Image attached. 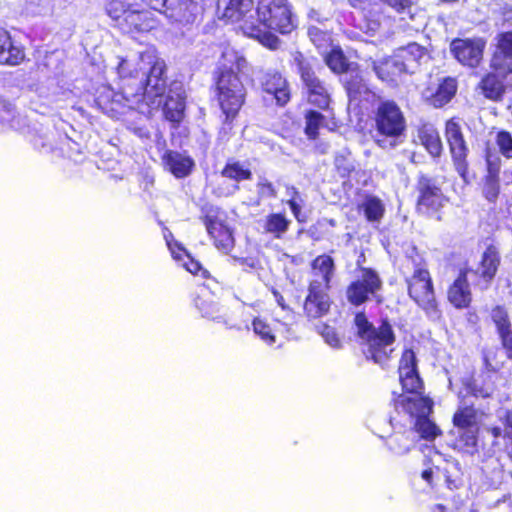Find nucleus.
I'll use <instances>...</instances> for the list:
<instances>
[{"mask_svg": "<svg viewBox=\"0 0 512 512\" xmlns=\"http://www.w3.org/2000/svg\"><path fill=\"white\" fill-rule=\"evenodd\" d=\"M314 279L310 284H321V287L330 289L331 280L334 276L335 265L331 256L323 254L316 257L312 264Z\"/></svg>", "mask_w": 512, "mask_h": 512, "instance_id": "c756f323", "label": "nucleus"}, {"mask_svg": "<svg viewBox=\"0 0 512 512\" xmlns=\"http://www.w3.org/2000/svg\"><path fill=\"white\" fill-rule=\"evenodd\" d=\"M418 139L431 156H440L443 146L439 133L433 125H422L418 129Z\"/></svg>", "mask_w": 512, "mask_h": 512, "instance_id": "c9c22d12", "label": "nucleus"}, {"mask_svg": "<svg viewBox=\"0 0 512 512\" xmlns=\"http://www.w3.org/2000/svg\"><path fill=\"white\" fill-rule=\"evenodd\" d=\"M0 124L15 130L23 127V119L17 114L15 107L0 97Z\"/></svg>", "mask_w": 512, "mask_h": 512, "instance_id": "a19ab883", "label": "nucleus"}, {"mask_svg": "<svg viewBox=\"0 0 512 512\" xmlns=\"http://www.w3.org/2000/svg\"><path fill=\"white\" fill-rule=\"evenodd\" d=\"M202 13V7L194 0H170L163 15L174 25L186 27L194 24Z\"/></svg>", "mask_w": 512, "mask_h": 512, "instance_id": "4468645a", "label": "nucleus"}, {"mask_svg": "<svg viewBox=\"0 0 512 512\" xmlns=\"http://www.w3.org/2000/svg\"><path fill=\"white\" fill-rule=\"evenodd\" d=\"M335 165L338 170L342 173V175L348 174L353 170V165L351 163L346 162V160L342 156H337L335 158Z\"/></svg>", "mask_w": 512, "mask_h": 512, "instance_id": "bf43d9fd", "label": "nucleus"}, {"mask_svg": "<svg viewBox=\"0 0 512 512\" xmlns=\"http://www.w3.org/2000/svg\"><path fill=\"white\" fill-rule=\"evenodd\" d=\"M163 163L176 178H184L190 174L194 161L179 152L168 151L163 156Z\"/></svg>", "mask_w": 512, "mask_h": 512, "instance_id": "2f4dec72", "label": "nucleus"}, {"mask_svg": "<svg viewBox=\"0 0 512 512\" xmlns=\"http://www.w3.org/2000/svg\"><path fill=\"white\" fill-rule=\"evenodd\" d=\"M24 57L23 48L12 40L7 30L0 27V64L19 65Z\"/></svg>", "mask_w": 512, "mask_h": 512, "instance_id": "a878e982", "label": "nucleus"}, {"mask_svg": "<svg viewBox=\"0 0 512 512\" xmlns=\"http://www.w3.org/2000/svg\"><path fill=\"white\" fill-rule=\"evenodd\" d=\"M491 318L497 327L498 334L503 347L507 351L508 358L512 359V330L507 311L501 306H496L492 309Z\"/></svg>", "mask_w": 512, "mask_h": 512, "instance_id": "7c9ffc66", "label": "nucleus"}, {"mask_svg": "<svg viewBox=\"0 0 512 512\" xmlns=\"http://www.w3.org/2000/svg\"><path fill=\"white\" fill-rule=\"evenodd\" d=\"M236 261L239 262L240 265H242L243 267H247V268H250V269H254L255 268V262L251 259H247V258H235Z\"/></svg>", "mask_w": 512, "mask_h": 512, "instance_id": "e2e57ef3", "label": "nucleus"}, {"mask_svg": "<svg viewBox=\"0 0 512 512\" xmlns=\"http://www.w3.org/2000/svg\"><path fill=\"white\" fill-rule=\"evenodd\" d=\"M296 26L297 19L287 0H258L254 13L245 19L242 31L263 46L276 49L279 38L272 31L289 34Z\"/></svg>", "mask_w": 512, "mask_h": 512, "instance_id": "f03ea898", "label": "nucleus"}, {"mask_svg": "<svg viewBox=\"0 0 512 512\" xmlns=\"http://www.w3.org/2000/svg\"><path fill=\"white\" fill-rule=\"evenodd\" d=\"M490 60V68L512 73V32L499 33Z\"/></svg>", "mask_w": 512, "mask_h": 512, "instance_id": "6ab92c4d", "label": "nucleus"}, {"mask_svg": "<svg viewBox=\"0 0 512 512\" xmlns=\"http://www.w3.org/2000/svg\"><path fill=\"white\" fill-rule=\"evenodd\" d=\"M455 470V475H453L452 471L447 469L446 483L449 489H458L463 485V479L461 476L460 468L458 463H453L450 467Z\"/></svg>", "mask_w": 512, "mask_h": 512, "instance_id": "6e6d98bb", "label": "nucleus"}, {"mask_svg": "<svg viewBox=\"0 0 512 512\" xmlns=\"http://www.w3.org/2000/svg\"><path fill=\"white\" fill-rule=\"evenodd\" d=\"M354 324L366 357L377 364H383L394 351L395 335L391 325L384 321L375 328L362 312L355 315Z\"/></svg>", "mask_w": 512, "mask_h": 512, "instance_id": "7ed1b4c3", "label": "nucleus"}, {"mask_svg": "<svg viewBox=\"0 0 512 512\" xmlns=\"http://www.w3.org/2000/svg\"><path fill=\"white\" fill-rule=\"evenodd\" d=\"M418 189L420 193L417 203L419 212L433 214L443 207L446 199L441 189L430 179L422 177L419 180Z\"/></svg>", "mask_w": 512, "mask_h": 512, "instance_id": "2eb2a0df", "label": "nucleus"}, {"mask_svg": "<svg viewBox=\"0 0 512 512\" xmlns=\"http://www.w3.org/2000/svg\"><path fill=\"white\" fill-rule=\"evenodd\" d=\"M308 36L321 54H326L334 46L331 34L316 26L308 28Z\"/></svg>", "mask_w": 512, "mask_h": 512, "instance_id": "37998d69", "label": "nucleus"}, {"mask_svg": "<svg viewBox=\"0 0 512 512\" xmlns=\"http://www.w3.org/2000/svg\"><path fill=\"white\" fill-rule=\"evenodd\" d=\"M479 429L452 430L453 448L459 452L474 455L478 452Z\"/></svg>", "mask_w": 512, "mask_h": 512, "instance_id": "72a5a7b5", "label": "nucleus"}, {"mask_svg": "<svg viewBox=\"0 0 512 512\" xmlns=\"http://www.w3.org/2000/svg\"><path fill=\"white\" fill-rule=\"evenodd\" d=\"M263 91L272 96L276 103L284 106L290 100V90L286 79L276 71L265 72L261 79Z\"/></svg>", "mask_w": 512, "mask_h": 512, "instance_id": "aec40b11", "label": "nucleus"}, {"mask_svg": "<svg viewBox=\"0 0 512 512\" xmlns=\"http://www.w3.org/2000/svg\"><path fill=\"white\" fill-rule=\"evenodd\" d=\"M499 263L498 251L490 246L483 253L479 267L476 270L467 269L466 271L470 276L478 277V280L474 283L475 286L481 290H486L496 274Z\"/></svg>", "mask_w": 512, "mask_h": 512, "instance_id": "dca6fc26", "label": "nucleus"}, {"mask_svg": "<svg viewBox=\"0 0 512 512\" xmlns=\"http://www.w3.org/2000/svg\"><path fill=\"white\" fill-rule=\"evenodd\" d=\"M433 403L427 397H401L397 402L398 414L403 413L409 429L417 432L421 438L433 440L440 434V429L428 416Z\"/></svg>", "mask_w": 512, "mask_h": 512, "instance_id": "39448f33", "label": "nucleus"}, {"mask_svg": "<svg viewBox=\"0 0 512 512\" xmlns=\"http://www.w3.org/2000/svg\"><path fill=\"white\" fill-rule=\"evenodd\" d=\"M327 288L321 284H309L308 295L304 302V311L307 317L312 319L326 315L330 309V297Z\"/></svg>", "mask_w": 512, "mask_h": 512, "instance_id": "a211bd4d", "label": "nucleus"}, {"mask_svg": "<svg viewBox=\"0 0 512 512\" xmlns=\"http://www.w3.org/2000/svg\"><path fill=\"white\" fill-rule=\"evenodd\" d=\"M293 61L297 66L301 80L307 90L309 103L320 109L329 106L330 95L326 85L315 75L311 64L300 52L293 55Z\"/></svg>", "mask_w": 512, "mask_h": 512, "instance_id": "0eeeda50", "label": "nucleus"}, {"mask_svg": "<svg viewBox=\"0 0 512 512\" xmlns=\"http://www.w3.org/2000/svg\"><path fill=\"white\" fill-rule=\"evenodd\" d=\"M131 7L132 4L128 3L127 0H108L106 12L112 20L119 23L123 20Z\"/></svg>", "mask_w": 512, "mask_h": 512, "instance_id": "09e8293b", "label": "nucleus"}, {"mask_svg": "<svg viewBox=\"0 0 512 512\" xmlns=\"http://www.w3.org/2000/svg\"><path fill=\"white\" fill-rule=\"evenodd\" d=\"M185 111V91L182 84L174 83L170 86L163 113L169 122L178 124L182 121Z\"/></svg>", "mask_w": 512, "mask_h": 512, "instance_id": "4be33fe9", "label": "nucleus"}, {"mask_svg": "<svg viewBox=\"0 0 512 512\" xmlns=\"http://www.w3.org/2000/svg\"><path fill=\"white\" fill-rule=\"evenodd\" d=\"M453 430L479 429L477 412L473 407L459 408L453 416Z\"/></svg>", "mask_w": 512, "mask_h": 512, "instance_id": "ea45409f", "label": "nucleus"}, {"mask_svg": "<svg viewBox=\"0 0 512 512\" xmlns=\"http://www.w3.org/2000/svg\"><path fill=\"white\" fill-rule=\"evenodd\" d=\"M374 71L382 81L391 84L396 83L397 77L404 73L394 55L374 63Z\"/></svg>", "mask_w": 512, "mask_h": 512, "instance_id": "4c0bfd02", "label": "nucleus"}, {"mask_svg": "<svg viewBox=\"0 0 512 512\" xmlns=\"http://www.w3.org/2000/svg\"><path fill=\"white\" fill-rule=\"evenodd\" d=\"M182 255H184L186 257V261L184 262L183 266L185 267V269L190 272L191 274H194V275H197L199 272H202V275L205 276V274L207 273L206 270H203L202 269V266L201 264L194 260L193 258L190 257V255L185 251V252H180V256L182 257Z\"/></svg>", "mask_w": 512, "mask_h": 512, "instance_id": "13d9d810", "label": "nucleus"}, {"mask_svg": "<svg viewBox=\"0 0 512 512\" xmlns=\"http://www.w3.org/2000/svg\"><path fill=\"white\" fill-rule=\"evenodd\" d=\"M146 5H148L151 9L163 13V10L166 9L168 2L170 0H142Z\"/></svg>", "mask_w": 512, "mask_h": 512, "instance_id": "052dcab7", "label": "nucleus"}, {"mask_svg": "<svg viewBox=\"0 0 512 512\" xmlns=\"http://www.w3.org/2000/svg\"><path fill=\"white\" fill-rule=\"evenodd\" d=\"M308 16L311 20L316 21V22H322L323 20L327 19L326 17H321L319 12L314 9H311L309 11Z\"/></svg>", "mask_w": 512, "mask_h": 512, "instance_id": "69168bd1", "label": "nucleus"}, {"mask_svg": "<svg viewBox=\"0 0 512 512\" xmlns=\"http://www.w3.org/2000/svg\"><path fill=\"white\" fill-rule=\"evenodd\" d=\"M202 220L217 250L223 254H229L234 248L235 239L223 215L216 210H210Z\"/></svg>", "mask_w": 512, "mask_h": 512, "instance_id": "9b49d317", "label": "nucleus"}, {"mask_svg": "<svg viewBox=\"0 0 512 512\" xmlns=\"http://www.w3.org/2000/svg\"><path fill=\"white\" fill-rule=\"evenodd\" d=\"M254 333L267 345H273L276 342V333L278 327H272L269 322L262 318H255L252 322Z\"/></svg>", "mask_w": 512, "mask_h": 512, "instance_id": "c03bdc74", "label": "nucleus"}, {"mask_svg": "<svg viewBox=\"0 0 512 512\" xmlns=\"http://www.w3.org/2000/svg\"><path fill=\"white\" fill-rule=\"evenodd\" d=\"M433 477V471L431 469H426L422 472V478L427 482L431 483Z\"/></svg>", "mask_w": 512, "mask_h": 512, "instance_id": "774afa93", "label": "nucleus"}, {"mask_svg": "<svg viewBox=\"0 0 512 512\" xmlns=\"http://www.w3.org/2000/svg\"><path fill=\"white\" fill-rule=\"evenodd\" d=\"M361 207L367 220L370 222L379 221L385 211L382 201L373 196L367 197Z\"/></svg>", "mask_w": 512, "mask_h": 512, "instance_id": "49530a36", "label": "nucleus"}, {"mask_svg": "<svg viewBox=\"0 0 512 512\" xmlns=\"http://www.w3.org/2000/svg\"><path fill=\"white\" fill-rule=\"evenodd\" d=\"M323 122V115L317 111H309L306 114V134L314 139L318 135V130Z\"/></svg>", "mask_w": 512, "mask_h": 512, "instance_id": "3c124183", "label": "nucleus"}, {"mask_svg": "<svg viewBox=\"0 0 512 512\" xmlns=\"http://www.w3.org/2000/svg\"><path fill=\"white\" fill-rule=\"evenodd\" d=\"M382 288V280L378 273L371 268L361 267L359 275L346 288L347 301L359 306L369 300L377 298Z\"/></svg>", "mask_w": 512, "mask_h": 512, "instance_id": "6e6552de", "label": "nucleus"}, {"mask_svg": "<svg viewBox=\"0 0 512 512\" xmlns=\"http://www.w3.org/2000/svg\"><path fill=\"white\" fill-rule=\"evenodd\" d=\"M399 379L402 389L405 393L395 399V409L397 410L398 400L405 397H424L422 395L423 383L417 371L416 356L412 350H405L399 363Z\"/></svg>", "mask_w": 512, "mask_h": 512, "instance_id": "9d476101", "label": "nucleus"}, {"mask_svg": "<svg viewBox=\"0 0 512 512\" xmlns=\"http://www.w3.org/2000/svg\"><path fill=\"white\" fill-rule=\"evenodd\" d=\"M218 99L226 121L233 119L245 99V88L236 74H224L217 80Z\"/></svg>", "mask_w": 512, "mask_h": 512, "instance_id": "423d86ee", "label": "nucleus"}, {"mask_svg": "<svg viewBox=\"0 0 512 512\" xmlns=\"http://www.w3.org/2000/svg\"><path fill=\"white\" fill-rule=\"evenodd\" d=\"M505 436L512 439V410L507 411L505 413V429H504Z\"/></svg>", "mask_w": 512, "mask_h": 512, "instance_id": "680f3d73", "label": "nucleus"}, {"mask_svg": "<svg viewBox=\"0 0 512 512\" xmlns=\"http://www.w3.org/2000/svg\"><path fill=\"white\" fill-rule=\"evenodd\" d=\"M465 387L468 393L481 398L490 397L495 390L491 373L483 374L480 378L465 383Z\"/></svg>", "mask_w": 512, "mask_h": 512, "instance_id": "58836bf2", "label": "nucleus"}, {"mask_svg": "<svg viewBox=\"0 0 512 512\" xmlns=\"http://www.w3.org/2000/svg\"><path fill=\"white\" fill-rule=\"evenodd\" d=\"M118 25L125 33L144 32L155 27V20L150 17V12L140 11L132 5Z\"/></svg>", "mask_w": 512, "mask_h": 512, "instance_id": "b1692460", "label": "nucleus"}, {"mask_svg": "<svg viewBox=\"0 0 512 512\" xmlns=\"http://www.w3.org/2000/svg\"><path fill=\"white\" fill-rule=\"evenodd\" d=\"M485 47L483 38H457L450 43V52L461 65L476 68L483 59Z\"/></svg>", "mask_w": 512, "mask_h": 512, "instance_id": "ddd939ff", "label": "nucleus"}, {"mask_svg": "<svg viewBox=\"0 0 512 512\" xmlns=\"http://www.w3.org/2000/svg\"><path fill=\"white\" fill-rule=\"evenodd\" d=\"M253 13V0H217L219 18L230 22H241V29L245 19H249V16Z\"/></svg>", "mask_w": 512, "mask_h": 512, "instance_id": "f3484780", "label": "nucleus"}, {"mask_svg": "<svg viewBox=\"0 0 512 512\" xmlns=\"http://www.w3.org/2000/svg\"><path fill=\"white\" fill-rule=\"evenodd\" d=\"M445 136L449 145L452 160L458 174L465 179L468 171L467 156L469 149L464 140L461 127L455 119L446 122Z\"/></svg>", "mask_w": 512, "mask_h": 512, "instance_id": "f8f14e48", "label": "nucleus"}, {"mask_svg": "<svg viewBox=\"0 0 512 512\" xmlns=\"http://www.w3.org/2000/svg\"><path fill=\"white\" fill-rule=\"evenodd\" d=\"M194 304L203 317L217 321L222 318V307L219 300L208 288H199Z\"/></svg>", "mask_w": 512, "mask_h": 512, "instance_id": "393cba45", "label": "nucleus"}, {"mask_svg": "<svg viewBox=\"0 0 512 512\" xmlns=\"http://www.w3.org/2000/svg\"><path fill=\"white\" fill-rule=\"evenodd\" d=\"M347 91H348L350 98L356 99V94L358 93L359 89L358 88L356 89L354 84L349 82V83H347Z\"/></svg>", "mask_w": 512, "mask_h": 512, "instance_id": "338daca9", "label": "nucleus"}, {"mask_svg": "<svg viewBox=\"0 0 512 512\" xmlns=\"http://www.w3.org/2000/svg\"><path fill=\"white\" fill-rule=\"evenodd\" d=\"M324 56L325 63L334 73H343L348 70L349 63L339 46H333Z\"/></svg>", "mask_w": 512, "mask_h": 512, "instance_id": "79ce46f5", "label": "nucleus"}, {"mask_svg": "<svg viewBox=\"0 0 512 512\" xmlns=\"http://www.w3.org/2000/svg\"><path fill=\"white\" fill-rule=\"evenodd\" d=\"M354 8L365 9L366 5L370 3L368 0H347Z\"/></svg>", "mask_w": 512, "mask_h": 512, "instance_id": "0e129e2a", "label": "nucleus"}, {"mask_svg": "<svg viewBox=\"0 0 512 512\" xmlns=\"http://www.w3.org/2000/svg\"><path fill=\"white\" fill-rule=\"evenodd\" d=\"M457 91L455 78L446 77L438 84L436 89L427 88L423 92L424 99L433 107L441 108L451 101Z\"/></svg>", "mask_w": 512, "mask_h": 512, "instance_id": "5701e85b", "label": "nucleus"}, {"mask_svg": "<svg viewBox=\"0 0 512 512\" xmlns=\"http://www.w3.org/2000/svg\"><path fill=\"white\" fill-rule=\"evenodd\" d=\"M468 276L466 270L461 272L448 290L449 302L458 309L468 307L472 300Z\"/></svg>", "mask_w": 512, "mask_h": 512, "instance_id": "c85d7f7f", "label": "nucleus"}, {"mask_svg": "<svg viewBox=\"0 0 512 512\" xmlns=\"http://www.w3.org/2000/svg\"><path fill=\"white\" fill-rule=\"evenodd\" d=\"M415 435L412 429L404 432H395L386 442L388 449L398 456H403L411 451L415 446Z\"/></svg>", "mask_w": 512, "mask_h": 512, "instance_id": "f704fd0d", "label": "nucleus"}, {"mask_svg": "<svg viewBox=\"0 0 512 512\" xmlns=\"http://www.w3.org/2000/svg\"><path fill=\"white\" fill-rule=\"evenodd\" d=\"M163 237L173 258L176 260H181L180 252H185V249L179 242L174 239L172 232L166 227L163 229Z\"/></svg>", "mask_w": 512, "mask_h": 512, "instance_id": "864d4df0", "label": "nucleus"}, {"mask_svg": "<svg viewBox=\"0 0 512 512\" xmlns=\"http://www.w3.org/2000/svg\"><path fill=\"white\" fill-rule=\"evenodd\" d=\"M512 73L491 69L489 73L483 76L478 87L485 98L492 101L502 99L506 87L507 79Z\"/></svg>", "mask_w": 512, "mask_h": 512, "instance_id": "412c9836", "label": "nucleus"}, {"mask_svg": "<svg viewBox=\"0 0 512 512\" xmlns=\"http://www.w3.org/2000/svg\"><path fill=\"white\" fill-rule=\"evenodd\" d=\"M320 334L330 347L334 349H339L341 347V339L333 327L323 325Z\"/></svg>", "mask_w": 512, "mask_h": 512, "instance_id": "5fc2aeb1", "label": "nucleus"}, {"mask_svg": "<svg viewBox=\"0 0 512 512\" xmlns=\"http://www.w3.org/2000/svg\"><path fill=\"white\" fill-rule=\"evenodd\" d=\"M139 59L146 67V74H142L135 87L129 82L122 86L121 92L114 94L111 111L117 115L125 114L126 109L139 108L144 100L152 105H160L161 97L165 94V62L157 56L154 48H147L139 55Z\"/></svg>", "mask_w": 512, "mask_h": 512, "instance_id": "f257e3e1", "label": "nucleus"}, {"mask_svg": "<svg viewBox=\"0 0 512 512\" xmlns=\"http://www.w3.org/2000/svg\"><path fill=\"white\" fill-rule=\"evenodd\" d=\"M488 163V175L486 176L484 187H483V193L485 198L490 201L494 202L499 194V181L497 176V168L493 167V164L491 160L487 159Z\"/></svg>", "mask_w": 512, "mask_h": 512, "instance_id": "a18cd8bd", "label": "nucleus"}, {"mask_svg": "<svg viewBox=\"0 0 512 512\" xmlns=\"http://www.w3.org/2000/svg\"><path fill=\"white\" fill-rule=\"evenodd\" d=\"M258 193L263 198H275L277 196L273 184L266 178H260L257 184Z\"/></svg>", "mask_w": 512, "mask_h": 512, "instance_id": "4d7b16f0", "label": "nucleus"}, {"mask_svg": "<svg viewBox=\"0 0 512 512\" xmlns=\"http://www.w3.org/2000/svg\"><path fill=\"white\" fill-rule=\"evenodd\" d=\"M291 195V198L288 200V205L296 218V220L300 223L306 221V215L302 213V207L304 204L303 199L301 198L299 192L295 188H291L288 192Z\"/></svg>", "mask_w": 512, "mask_h": 512, "instance_id": "8fccbe9b", "label": "nucleus"}, {"mask_svg": "<svg viewBox=\"0 0 512 512\" xmlns=\"http://www.w3.org/2000/svg\"><path fill=\"white\" fill-rule=\"evenodd\" d=\"M246 66V59L238 51L230 46L223 47L217 62L218 76L236 74V71L244 72Z\"/></svg>", "mask_w": 512, "mask_h": 512, "instance_id": "bb28decb", "label": "nucleus"}, {"mask_svg": "<svg viewBox=\"0 0 512 512\" xmlns=\"http://www.w3.org/2000/svg\"><path fill=\"white\" fill-rule=\"evenodd\" d=\"M291 221L281 213L267 215L261 224L264 233L271 234L275 239H281L288 231Z\"/></svg>", "mask_w": 512, "mask_h": 512, "instance_id": "e433bc0d", "label": "nucleus"}, {"mask_svg": "<svg viewBox=\"0 0 512 512\" xmlns=\"http://www.w3.org/2000/svg\"><path fill=\"white\" fill-rule=\"evenodd\" d=\"M409 296L429 315L437 316V305L430 274L426 269L418 268L407 279Z\"/></svg>", "mask_w": 512, "mask_h": 512, "instance_id": "1a4fd4ad", "label": "nucleus"}, {"mask_svg": "<svg viewBox=\"0 0 512 512\" xmlns=\"http://www.w3.org/2000/svg\"><path fill=\"white\" fill-rule=\"evenodd\" d=\"M376 144L383 149H392L406 129V121L399 106L390 100L381 101L375 111Z\"/></svg>", "mask_w": 512, "mask_h": 512, "instance_id": "20e7f679", "label": "nucleus"}, {"mask_svg": "<svg viewBox=\"0 0 512 512\" xmlns=\"http://www.w3.org/2000/svg\"><path fill=\"white\" fill-rule=\"evenodd\" d=\"M222 175L229 179L240 182L242 180L250 179L252 173L248 167L240 162L227 163L222 171Z\"/></svg>", "mask_w": 512, "mask_h": 512, "instance_id": "de8ad7c7", "label": "nucleus"}, {"mask_svg": "<svg viewBox=\"0 0 512 512\" xmlns=\"http://www.w3.org/2000/svg\"><path fill=\"white\" fill-rule=\"evenodd\" d=\"M496 143L501 154L510 159L512 158V135L508 131H500L496 136Z\"/></svg>", "mask_w": 512, "mask_h": 512, "instance_id": "603ef678", "label": "nucleus"}, {"mask_svg": "<svg viewBox=\"0 0 512 512\" xmlns=\"http://www.w3.org/2000/svg\"><path fill=\"white\" fill-rule=\"evenodd\" d=\"M142 52L131 54L130 56L123 58L119 61L117 66V72L120 78L129 79L134 83H130L132 87L138 82L139 74H146V67L140 61L139 55Z\"/></svg>", "mask_w": 512, "mask_h": 512, "instance_id": "473e14b6", "label": "nucleus"}, {"mask_svg": "<svg viewBox=\"0 0 512 512\" xmlns=\"http://www.w3.org/2000/svg\"><path fill=\"white\" fill-rule=\"evenodd\" d=\"M394 56L404 73H414L425 56V49L417 43H410L397 49Z\"/></svg>", "mask_w": 512, "mask_h": 512, "instance_id": "cd10ccee", "label": "nucleus"}]
</instances>
